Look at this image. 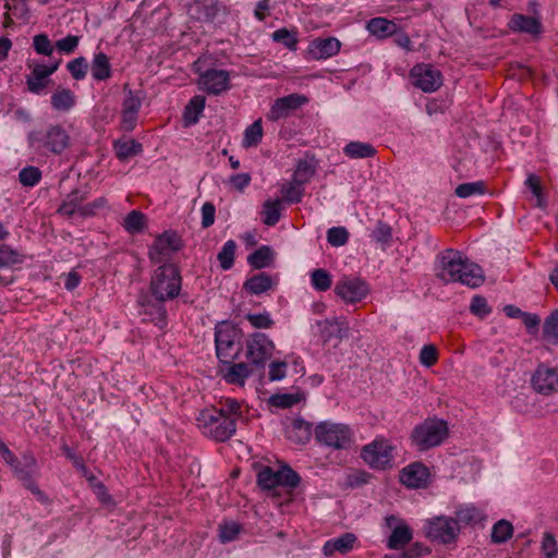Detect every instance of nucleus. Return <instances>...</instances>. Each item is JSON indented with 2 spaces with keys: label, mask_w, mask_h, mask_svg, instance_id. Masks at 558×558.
I'll use <instances>...</instances> for the list:
<instances>
[{
  "label": "nucleus",
  "mask_w": 558,
  "mask_h": 558,
  "mask_svg": "<svg viewBox=\"0 0 558 558\" xmlns=\"http://www.w3.org/2000/svg\"><path fill=\"white\" fill-rule=\"evenodd\" d=\"M437 259L440 269L437 276L446 282H461L470 288H477L484 282L483 269L459 251L445 250Z\"/></svg>",
  "instance_id": "1"
},
{
  "label": "nucleus",
  "mask_w": 558,
  "mask_h": 558,
  "mask_svg": "<svg viewBox=\"0 0 558 558\" xmlns=\"http://www.w3.org/2000/svg\"><path fill=\"white\" fill-rule=\"evenodd\" d=\"M28 146L41 155H60L70 145V136L60 124H50L46 129L31 131Z\"/></svg>",
  "instance_id": "2"
},
{
  "label": "nucleus",
  "mask_w": 558,
  "mask_h": 558,
  "mask_svg": "<svg viewBox=\"0 0 558 558\" xmlns=\"http://www.w3.org/2000/svg\"><path fill=\"white\" fill-rule=\"evenodd\" d=\"M182 277L179 268L172 263H161L154 271L150 280V292L158 301L175 299L181 291Z\"/></svg>",
  "instance_id": "3"
},
{
  "label": "nucleus",
  "mask_w": 558,
  "mask_h": 558,
  "mask_svg": "<svg viewBox=\"0 0 558 558\" xmlns=\"http://www.w3.org/2000/svg\"><path fill=\"white\" fill-rule=\"evenodd\" d=\"M196 421L205 436L220 442L230 439L236 430L235 418L223 415L217 408L201 411Z\"/></svg>",
  "instance_id": "4"
},
{
  "label": "nucleus",
  "mask_w": 558,
  "mask_h": 558,
  "mask_svg": "<svg viewBox=\"0 0 558 558\" xmlns=\"http://www.w3.org/2000/svg\"><path fill=\"white\" fill-rule=\"evenodd\" d=\"M448 435V423L445 420L432 417L416 425L411 432L410 438L420 451H426L440 446Z\"/></svg>",
  "instance_id": "5"
},
{
  "label": "nucleus",
  "mask_w": 558,
  "mask_h": 558,
  "mask_svg": "<svg viewBox=\"0 0 558 558\" xmlns=\"http://www.w3.org/2000/svg\"><path fill=\"white\" fill-rule=\"evenodd\" d=\"M314 436L318 444L336 450L349 449L353 441V433L348 425L328 421L316 425Z\"/></svg>",
  "instance_id": "6"
},
{
  "label": "nucleus",
  "mask_w": 558,
  "mask_h": 558,
  "mask_svg": "<svg viewBox=\"0 0 558 558\" xmlns=\"http://www.w3.org/2000/svg\"><path fill=\"white\" fill-rule=\"evenodd\" d=\"M14 475L22 482L23 486L28 489L39 502L49 504L50 499L36 484L34 477L38 473V463L33 453L26 452L21 460L10 465Z\"/></svg>",
  "instance_id": "7"
},
{
  "label": "nucleus",
  "mask_w": 558,
  "mask_h": 558,
  "mask_svg": "<svg viewBox=\"0 0 558 558\" xmlns=\"http://www.w3.org/2000/svg\"><path fill=\"white\" fill-rule=\"evenodd\" d=\"M241 337V329L229 322H221L216 326L215 344L217 356L220 361L238 357L240 348H235V343L240 342Z\"/></svg>",
  "instance_id": "8"
},
{
  "label": "nucleus",
  "mask_w": 558,
  "mask_h": 558,
  "mask_svg": "<svg viewBox=\"0 0 558 558\" xmlns=\"http://www.w3.org/2000/svg\"><path fill=\"white\" fill-rule=\"evenodd\" d=\"M300 482V475L289 465H283L277 471L270 466H264L257 473V484L263 490H274L279 486L295 488Z\"/></svg>",
  "instance_id": "9"
},
{
  "label": "nucleus",
  "mask_w": 558,
  "mask_h": 558,
  "mask_svg": "<svg viewBox=\"0 0 558 558\" xmlns=\"http://www.w3.org/2000/svg\"><path fill=\"white\" fill-rule=\"evenodd\" d=\"M395 447L385 438H376L361 450V458L372 469L392 468Z\"/></svg>",
  "instance_id": "10"
},
{
  "label": "nucleus",
  "mask_w": 558,
  "mask_h": 558,
  "mask_svg": "<svg viewBox=\"0 0 558 558\" xmlns=\"http://www.w3.org/2000/svg\"><path fill=\"white\" fill-rule=\"evenodd\" d=\"M184 246L181 235L173 230H166L157 235L154 243L148 248V258L151 264H161L170 258L173 253L179 252Z\"/></svg>",
  "instance_id": "11"
},
{
  "label": "nucleus",
  "mask_w": 558,
  "mask_h": 558,
  "mask_svg": "<svg viewBox=\"0 0 558 558\" xmlns=\"http://www.w3.org/2000/svg\"><path fill=\"white\" fill-rule=\"evenodd\" d=\"M335 293L343 302L355 304L364 300L369 293L368 283L354 276H343L335 286Z\"/></svg>",
  "instance_id": "12"
},
{
  "label": "nucleus",
  "mask_w": 558,
  "mask_h": 558,
  "mask_svg": "<svg viewBox=\"0 0 558 558\" xmlns=\"http://www.w3.org/2000/svg\"><path fill=\"white\" fill-rule=\"evenodd\" d=\"M274 350V342L263 332H254L246 341V359L256 367H264Z\"/></svg>",
  "instance_id": "13"
},
{
  "label": "nucleus",
  "mask_w": 558,
  "mask_h": 558,
  "mask_svg": "<svg viewBox=\"0 0 558 558\" xmlns=\"http://www.w3.org/2000/svg\"><path fill=\"white\" fill-rule=\"evenodd\" d=\"M412 83L425 93L437 90L442 84V75L439 70L430 64H416L410 72Z\"/></svg>",
  "instance_id": "14"
},
{
  "label": "nucleus",
  "mask_w": 558,
  "mask_h": 558,
  "mask_svg": "<svg viewBox=\"0 0 558 558\" xmlns=\"http://www.w3.org/2000/svg\"><path fill=\"white\" fill-rule=\"evenodd\" d=\"M458 533V522L450 518H436L432 520L426 531L427 537L442 544H449L454 541Z\"/></svg>",
  "instance_id": "15"
},
{
  "label": "nucleus",
  "mask_w": 558,
  "mask_h": 558,
  "mask_svg": "<svg viewBox=\"0 0 558 558\" xmlns=\"http://www.w3.org/2000/svg\"><path fill=\"white\" fill-rule=\"evenodd\" d=\"M531 384L537 393L549 396L558 390V372L554 367L539 364L532 375Z\"/></svg>",
  "instance_id": "16"
},
{
  "label": "nucleus",
  "mask_w": 558,
  "mask_h": 558,
  "mask_svg": "<svg viewBox=\"0 0 558 558\" xmlns=\"http://www.w3.org/2000/svg\"><path fill=\"white\" fill-rule=\"evenodd\" d=\"M229 72L226 70L208 69L201 73L198 83L208 94L219 95L229 89Z\"/></svg>",
  "instance_id": "17"
},
{
  "label": "nucleus",
  "mask_w": 558,
  "mask_h": 558,
  "mask_svg": "<svg viewBox=\"0 0 558 558\" xmlns=\"http://www.w3.org/2000/svg\"><path fill=\"white\" fill-rule=\"evenodd\" d=\"M61 63V59L49 65L35 64L32 73L26 78L27 88L33 94H40L50 82L49 76L53 74Z\"/></svg>",
  "instance_id": "18"
},
{
  "label": "nucleus",
  "mask_w": 558,
  "mask_h": 558,
  "mask_svg": "<svg viewBox=\"0 0 558 558\" xmlns=\"http://www.w3.org/2000/svg\"><path fill=\"white\" fill-rule=\"evenodd\" d=\"M307 101L305 96L299 94H291L281 98H278L271 106L267 113V119L271 121H278L289 117L295 109L300 108Z\"/></svg>",
  "instance_id": "19"
},
{
  "label": "nucleus",
  "mask_w": 558,
  "mask_h": 558,
  "mask_svg": "<svg viewBox=\"0 0 558 558\" xmlns=\"http://www.w3.org/2000/svg\"><path fill=\"white\" fill-rule=\"evenodd\" d=\"M428 469L421 462H413L400 471V482L409 488H420L426 485Z\"/></svg>",
  "instance_id": "20"
},
{
  "label": "nucleus",
  "mask_w": 558,
  "mask_h": 558,
  "mask_svg": "<svg viewBox=\"0 0 558 558\" xmlns=\"http://www.w3.org/2000/svg\"><path fill=\"white\" fill-rule=\"evenodd\" d=\"M233 360H222L226 368L221 369L223 379L231 385L243 387L245 379L252 374V369L246 363H232Z\"/></svg>",
  "instance_id": "21"
},
{
  "label": "nucleus",
  "mask_w": 558,
  "mask_h": 558,
  "mask_svg": "<svg viewBox=\"0 0 558 558\" xmlns=\"http://www.w3.org/2000/svg\"><path fill=\"white\" fill-rule=\"evenodd\" d=\"M508 26L511 31L538 36L543 33L539 19L515 13L511 16Z\"/></svg>",
  "instance_id": "22"
},
{
  "label": "nucleus",
  "mask_w": 558,
  "mask_h": 558,
  "mask_svg": "<svg viewBox=\"0 0 558 558\" xmlns=\"http://www.w3.org/2000/svg\"><path fill=\"white\" fill-rule=\"evenodd\" d=\"M341 48L340 41L335 37L316 38L308 48L310 54L314 59H327L339 52Z\"/></svg>",
  "instance_id": "23"
},
{
  "label": "nucleus",
  "mask_w": 558,
  "mask_h": 558,
  "mask_svg": "<svg viewBox=\"0 0 558 558\" xmlns=\"http://www.w3.org/2000/svg\"><path fill=\"white\" fill-rule=\"evenodd\" d=\"M287 438L295 445H305L311 440L313 435L312 424L305 420L298 417L292 420L286 429Z\"/></svg>",
  "instance_id": "24"
},
{
  "label": "nucleus",
  "mask_w": 558,
  "mask_h": 558,
  "mask_svg": "<svg viewBox=\"0 0 558 558\" xmlns=\"http://www.w3.org/2000/svg\"><path fill=\"white\" fill-rule=\"evenodd\" d=\"M278 277H271L267 272H259L245 280L243 289L253 295H259L272 289L277 284Z\"/></svg>",
  "instance_id": "25"
},
{
  "label": "nucleus",
  "mask_w": 558,
  "mask_h": 558,
  "mask_svg": "<svg viewBox=\"0 0 558 558\" xmlns=\"http://www.w3.org/2000/svg\"><path fill=\"white\" fill-rule=\"evenodd\" d=\"M88 191L75 189L69 193L58 208V213L71 217L75 213L80 214V209L84 206L82 203L87 198Z\"/></svg>",
  "instance_id": "26"
},
{
  "label": "nucleus",
  "mask_w": 558,
  "mask_h": 558,
  "mask_svg": "<svg viewBox=\"0 0 558 558\" xmlns=\"http://www.w3.org/2000/svg\"><path fill=\"white\" fill-rule=\"evenodd\" d=\"M356 539L353 533H344L339 537L327 541L323 547V553L327 557L332 556L336 551L347 554L352 550Z\"/></svg>",
  "instance_id": "27"
},
{
  "label": "nucleus",
  "mask_w": 558,
  "mask_h": 558,
  "mask_svg": "<svg viewBox=\"0 0 558 558\" xmlns=\"http://www.w3.org/2000/svg\"><path fill=\"white\" fill-rule=\"evenodd\" d=\"M218 8L215 2H190L187 13L192 19L210 22L215 19Z\"/></svg>",
  "instance_id": "28"
},
{
  "label": "nucleus",
  "mask_w": 558,
  "mask_h": 558,
  "mask_svg": "<svg viewBox=\"0 0 558 558\" xmlns=\"http://www.w3.org/2000/svg\"><path fill=\"white\" fill-rule=\"evenodd\" d=\"M366 28L372 35L384 39L396 34L398 25L385 17H374L367 22Z\"/></svg>",
  "instance_id": "29"
},
{
  "label": "nucleus",
  "mask_w": 558,
  "mask_h": 558,
  "mask_svg": "<svg viewBox=\"0 0 558 558\" xmlns=\"http://www.w3.org/2000/svg\"><path fill=\"white\" fill-rule=\"evenodd\" d=\"M275 251L268 246L263 245L247 256V263L254 269H263L271 267L275 260Z\"/></svg>",
  "instance_id": "30"
},
{
  "label": "nucleus",
  "mask_w": 558,
  "mask_h": 558,
  "mask_svg": "<svg viewBox=\"0 0 558 558\" xmlns=\"http://www.w3.org/2000/svg\"><path fill=\"white\" fill-rule=\"evenodd\" d=\"M165 301L148 302L144 304V315L147 319L153 322L160 329L167 326V310L165 307Z\"/></svg>",
  "instance_id": "31"
},
{
  "label": "nucleus",
  "mask_w": 558,
  "mask_h": 558,
  "mask_svg": "<svg viewBox=\"0 0 558 558\" xmlns=\"http://www.w3.org/2000/svg\"><path fill=\"white\" fill-rule=\"evenodd\" d=\"M92 76L95 81H106L111 76V65L109 58L104 52L94 56L90 65Z\"/></svg>",
  "instance_id": "32"
},
{
  "label": "nucleus",
  "mask_w": 558,
  "mask_h": 558,
  "mask_svg": "<svg viewBox=\"0 0 558 558\" xmlns=\"http://www.w3.org/2000/svg\"><path fill=\"white\" fill-rule=\"evenodd\" d=\"M412 539V531L407 524H399L393 527L388 538L387 547L389 549H401Z\"/></svg>",
  "instance_id": "33"
},
{
  "label": "nucleus",
  "mask_w": 558,
  "mask_h": 558,
  "mask_svg": "<svg viewBox=\"0 0 558 558\" xmlns=\"http://www.w3.org/2000/svg\"><path fill=\"white\" fill-rule=\"evenodd\" d=\"M205 97L201 95L194 96L189 101L183 112L185 125H193L198 122L199 116L202 114L205 108Z\"/></svg>",
  "instance_id": "34"
},
{
  "label": "nucleus",
  "mask_w": 558,
  "mask_h": 558,
  "mask_svg": "<svg viewBox=\"0 0 558 558\" xmlns=\"http://www.w3.org/2000/svg\"><path fill=\"white\" fill-rule=\"evenodd\" d=\"M343 153L352 159H362L374 157L376 155V149L369 143L350 142L344 146Z\"/></svg>",
  "instance_id": "35"
},
{
  "label": "nucleus",
  "mask_w": 558,
  "mask_h": 558,
  "mask_svg": "<svg viewBox=\"0 0 558 558\" xmlns=\"http://www.w3.org/2000/svg\"><path fill=\"white\" fill-rule=\"evenodd\" d=\"M114 151L119 160H126L130 157L140 155L143 151V146L135 140L116 141L113 143Z\"/></svg>",
  "instance_id": "36"
},
{
  "label": "nucleus",
  "mask_w": 558,
  "mask_h": 558,
  "mask_svg": "<svg viewBox=\"0 0 558 558\" xmlns=\"http://www.w3.org/2000/svg\"><path fill=\"white\" fill-rule=\"evenodd\" d=\"M75 105V96L69 88L58 89L51 96V106L58 111H69Z\"/></svg>",
  "instance_id": "37"
},
{
  "label": "nucleus",
  "mask_w": 558,
  "mask_h": 558,
  "mask_svg": "<svg viewBox=\"0 0 558 558\" xmlns=\"http://www.w3.org/2000/svg\"><path fill=\"white\" fill-rule=\"evenodd\" d=\"M281 199H267L263 206V222L267 226H275L281 218Z\"/></svg>",
  "instance_id": "38"
},
{
  "label": "nucleus",
  "mask_w": 558,
  "mask_h": 558,
  "mask_svg": "<svg viewBox=\"0 0 558 558\" xmlns=\"http://www.w3.org/2000/svg\"><path fill=\"white\" fill-rule=\"evenodd\" d=\"M324 324L332 328V330L327 333L325 340H329L331 337L343 339L348 338L350 335L349 323L343 316H335L332 318H328L324 322Z\"/></svg>",
  "instance_id": "39"
},
{
  "label": "nucleus",
  "mask_w": 558,
  "mask_h": 558,
  "mask_svg": "<svg viewBox=\"0 0 558 558\" xmlns=\"http://www.w3.org/2000/svg\"><path fill=\"white\" fill-rule=\"evenodd\" d=\"M485 519L483 511L475 506H465L457 511L456 521L468 525H475Z\"/></svg>",
  "instance_id": "40"
},
{
  "label": "nucleus",
  "mask_w": 558,
  "mask_h": 558,
  "mask_svg": "<svg viewBox=\"0 0 558 558\" xmlns=\"http://www.w3.org/2000/svg\"><path fill=\"white\" fill-rule=\"evenodd\" d=\"M146 223V216L140 210L130 211L123 220V228L131 234L141 233Z\"/></svg>",
  "instance_id": "41"
},
{
  "label": "nucleus",
  "mask_w": 558,
  "mask_h": 558,
  "mask_svg": "<svg viewBox=\"0 0 558 558\" xmlns=\"http://www.w3.org/2000/svg\"><path fill=\"white\" fill-rule=\"evenodd\" d=\"M263 138L262 120L258 119L248 125L244 131L242 146L245 148L257 146Z\"/></svg>",
  "instance_id": "42"
},
{
  "label": "nucleus",
  "mask_w": 558,
  "mask_h": 558,
  "mask_svg": "<svg viewBox=\"0 0 558 558\" xmlns=\"http://www.w3.org/2000/svg\"><path fill=\"white\" fill-rule=\"evenodd\" d=\"M26 2H4V9L7 10L4 13L3 25L5 27L11 26L14 21L13 17L25 20L27 15Z\"/></svg>",
  "instance_id": "43"
},
{
  "label": "nucleus",
  "mask_w": 558,
  "mask_h": 558,
  "mask_svg": "<svg viewBox=\"0 0 558 558\" xmlns=\"http://www.w3.org/2000/svg\"><path fill=\"white\" fill-rule=\"evenodd\" d=\"M513 526L507 520H499L496 522L492 530V542L495 544L506 543L509 538L512 537Z\"/></svg>",
  "instance_id": "44"
},
{
  "label": "nucleus",
  "mask_w": 558,
  "mask_h": 558,
  "mask_svg": "<svg viewBox=\"0 0 558 558\" xmlns=\"http://www.w3.org/2000/svg\"><path fill=\"white\" fill-rule=\"evenodd\" d=\"M543 336L553 344H558V310L553 311L543 325Z\"/></svg>",
  "instance_id": "45"
},
{
  "label": "nucleus",
  "mask_w": 558,
  "mask_h": 558,
  "mask_svg": "<svg viewBox=\"0 0 558 558\" xmlns=\"http://www.w3.org/2000/svg\"><path fill=\"white\" fill-rule=\"evenodd\" d=\"M311 283L316 291L325 292L330 289L332 278L327 270L317 268L311 274Z\"/></svg>",
  "instance_id": "46"
},
{
  "label": "nucleus",
  "mask_w": 558,
  "mask_h": 558,
  "mask_svg": "<svg viewBox=\"0 0 558 558\" xmlns=\"http://www.w3.org/2000/svg\"><path fill=\"white\" fill-rule=\"evenodd\" d=\"M315 173V167L307 160H299L294 170L292 181L296 184H306Z\"/></svg>",
  "instance_id": "47"
},
{
  "label": "nucleus",
  "mask_w": 558,
  "mask_h": 558,
  "mask_svg": "<svg viewBox=\"0 0 558 558\" xmlns=\"http://www.w3.org/2000/svg\"><path fill=\"white\" fill-rule=\"evenodd\" d=\"M236 243L233 240H228L221 251L218 253V260L220 263V267L223 270H229L234 264V255H235Z\"/></svg>",
  "instance_id": "48"
},
{
  "label": "nucleus",
  "mask_w": 558,
  "mask_h": 558,
  "mask_svg": "<svg viewBox=\"0 0 558 558\" xmlns=\"http://www.w3.org/2000/svg\"><path fill=\"white\" fill-rule=\"evenodd\" d=\"M281 194L288 204H299L304 195V185L296 184L291 180L289 184L282 186Z\"/></svg>",
  "instance_id": "49"
},
{
  "label": "nucleus",
  "mask_w": 558,
  "mask_h": 558,
  "mask_svg": "<svg viewBox=\"0 0 558 558\" xmlns=\"http://www.w3.org/2000/svg\"><path fill=\"white\" fill-rule=\"evenodd\" d=\"M485 192V184L483 181L468 182L459 184L456 187L454 194L460 198H466L473 195H482Z\"/></svg>",
  "instance_id": "50"
},
{
  "label": "nucleus",
  "mask_w": 558,
  "mask_h": 558,
  "mask_svg": "<svg viewBox=\"0 0 558 558\" xmlns=\"http://www.w3.org/2000/svg\"><path fill=\"white\" fill-rule=\"evenodd\" d=\"M19 180L23 186L33 187L41 180V171L34 166L25 167L20 171Z\"/></svg>",
  "instance_id": "51"
},
{
  "label": "nucleus",
  "mask_w": 558,
  "mask_h": 558,
  "mask_svg": "<svg viewBox=\"0 0 558 558\" xmlns=\"http://www.w3.org/2000/svg\"><path fill=\"white\" fill-rule=\"evenodd\" d=\"M21 254L7 244H0V268H7L22 263Z\"/></svg>",
  "instance_id": "52"
},
{
  "label": "nucleus",
  "mask_w": 558,
  "mask_h": 558,
  "mask_svg": "<svg viewBox=\"0 0 558 558\" xmlns=\"http://www.w3.org/2000/svg\"><path fill=\"white\" fill-rule=\"evenodd\" d=\"M327 241L331 246H343L349 241V232L344 227H332L327 231Z\"/></svg>",
  "instance_id": "53"
},
{
  "label": "nucleus",
  "mask_w": 558,
  "mask_h": 558,
  "mask_svg": "<svg viewBox=\"0 0 558 558\" xmlns=\"http://www.w3.org/2000/svg\"><path fill=\"white\" fill-rule=\"evenodd\" d=\"M242 530L241 524L230 521L219 525V537L222 543L232 542L236 538L240 531Z\"/></svg>",
  "instance_id": "54"
},
{
  "label": "nucleus",
  "mask_w": 558,
  "mask_h": 558,
  "mask_svg": "<svg viewBox=\"0 0 558 558\" xmlns=\"http://www.w3.org/2000/svg\"><path fill=\"white\" fill-rule=\"evenodd\" d=\"M66 69L74 80L80 81L86 76L88 64L84 57H78L70 61Z\"/></svg>",
  "instance_id": "55"
},
{
  "label": "nucleus",
  "mask_w": 558,
  "mask_h": 558,
  "mask_svg": "<svg viewBox=\"0 0 558 558\" xmlns=\"http://www.w3.org/2000/svg\"><path fill=\"white\" fill-rule=\"evenodd\" d=\"M218 412H221L226 416L234 417L235 421L243 417L242 403L235 399H226L221 402V408L218 409Z\"/></svg>",
  "instance_id": "56"
},
{
  "label": "nucleus",
  "mask_w": 558,
  "mask_h": 558,
  "mask_svg": "<svg viewBox=\"0 0 558 558\" xmlns=\"http://www.w3.org/2000/svg\"><path fill=\"white\" fill-rule=\"evenodd\" d=\"M245 318L256 329H268L275 325L274 319L270 317V314L267 312L258 313V314L250 313L245 316Z\"/></svg>",
  "instance_id": "57"
},
{
  "label": "nucleus",
  "mask_w": 558,
  "mask_h": 558,
  "mask_svg": "<svg viewBox=\"0 0 558 558\" xmlns=\"http://www.w3.org/2000/svg\"><path fill=\"white\" fill-rule=\"evenodd\" d=\"M470 311L475 316L484 318L490 314L492 308L489 307L485 298L475 295L471 301Z\"/></svg>",
  "instance_id": "58"
},
{
  "label": "nucleus",
  "mask_w": 558,
  "mask_h": 558,
  "mask_svg": "<svg viewBox=\"0 0 558 558\" xmlns=\"http://www.w3.org/2000/svg\"><path fill=\"white\" fill-rule=\"evenodd\" d=\"M33 46L37 53L44 56H51L53 46L46 34H38L33 38Z\"/></svg>",
  "instance_id": "59"
},
{
  "label": "nucleus",
  "mask_w": 558,
  "mask_h": 558,
  "mask_svg": "<svg viewBox=\"0 0 558 558\" xmlns=\"http://www.w3.org/2000/svg\"><path fill=\"white\" fill-rule=\"evenodd\" d=\"M541 548L545 558H555L557 556L558 544L554 534L549 532L544 533Z\"/></svg>",
  "instance_id": "60"
},
{
  "label": "nucleus",
  "mask_w": 558,
  "mask_h": 558,
  "mask_svg": "<svg viewBox=\"0 0 558 558\" xmlns=\"http://www.w3.org/2000/svg\"><path fill=\"white\" fill-rule=\"evenodd\" d=\"M438 361V352L435 345L426 344L421 349L420 362L426 367L435 365Z\"/></svg>",
  "instance_id": "61"
},
{
  "label": "nucleus",
  "mask_w": 558,
  "mask_h": 558,
  "mask_svg": "<svg viewBox=\"0 0 558 558\" xmlns=\"http://www.w3.org/2000/svg\"><path fill=\"white\" fill-rule=\"evenodd\" d=\"M372 236L378 243H388L392 238L391 227L388 223L378 221Z\"/></svg>",
  "instance_id": "62"
},
{
  "label": "nucleus",
  "mask_w": 558,
  "mask_h": 558,
  "mask_svg": "<svg viewBox=\"0 0 558 558\" xmlns=\"http://www.w3.org/2000/svg\"><path fill=\"white\" fill-rule=\"evenodd\" d=\"M272 39L277 43L283 44L289 49H295L298 40L287 29L279 28L272 33Z\"/></svg>",
  "instance_id": "63"
},
{
  "label": "nucleus",
  "mask_w": 558,
  "mask_h": 558,
  "mask_svg": "<svg viewBox=\"0 0 558 558\" xmlns=\"http://www.w3.org/2000/svg\"><path fill=\"white\" fill-rule=\"evenodd\" d=\"M142 106V99L133 90L128 89L122 104V111L138 113Z\"/></svg>",
  "instance_id": "64"
}]
</instances>
